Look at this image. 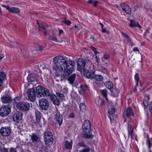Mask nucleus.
Returning <instances> with one entry per match:
<instances>
[{
	"label": "nucleus",
	"mask_w": 152,
	"mask_h": 152,
	"mask_svg": "<svg viewBox=\"0 0 152 152\" xmlns=\"http://www.w3.org/2000/svg\"><path fill=\"white\" fill-rule=\"evenodd\" d=\"M53 69L56 71L63 72V75L67 76L71 74L75 67L74 61L69 60L64 56L58 55L53 58Z\"/></svg>",
	"instance_id": "f257e3e1"
},
{
	"label": "nucleus",
	"mask_w": 152,
	"mask_h": 152,
	"mask_svg": "<svg viewBox=\"0 0 152 152\" xmlns=\"http://www.w3.org/2000/svg\"><path fill=\"white\" fill-rule=\"evenodd\" d=\"M83 136L86 138L91 137V125L90 122L88 120H85L83 125Z\"/></svg>",
	"instance_id": "f03ea898"
},
{
	"label": "nucleus",
	"mask_w": 152,
	"mask_h": 152,
	"mask_svg": "<svg viewBox=\"0 0 152 152\" xmlns=\"http://www.w3.org/2000/svg\"><path fill=\"white\" fill-rule=\"evenodd\" d=\"M35 88L37 96L39 97L48 96L50 94L49 90L45 88L38 86Z\"/></svg>",
	"instance_id": "7ed1b4c3"
},
{
	"label": "nucleus",
	"mask_w": 152,
	"mask_h": 152,
	"mask_svg": "<svg viewBox=\"0 0 152 152\" xmlns=\"http://www.w3.org/2000/svg\"><path fill=\"white\" fill-rule=\"evenodd\" d=\"M88 63H91L90 60H88V61H87L82 58H78L77 61V70L81 71L82 69H84L86 65Z\"/></svg>",
	"instance_id": "20e7f679"
},
{
	"label": "nucleus",
	"mask_w": 152,
	"mask_h": 152,
	"mask_svg": "<svg viewBox=\"0 0 152 152\" xmlns=\"http://www.w3.org/2000/svg\"><path fill=\"white\" fill-rule=\"evenodd\" d=\"M11 106L8 104L3 106L0 109V115L4 117L8 115L11 112Z\"/></svg>",
	"instance_id": "39448f33"
},
{
	"label": "nucleus",
	"mask_w": 152,
	"mask_h": 152,
	"mask_svg": "<svg viewBox=\"0 0 152 152\" xmlns=\"http://www.w3.org/2000/svg\"><path fill=\"white\" fill-rule=\"evenodd\" d=\"M44 141L45 144L49 145L52 144L53 140V135L51 132L46 131L44 133Z\"/></svg>",
	"instance_id": "423d86ee"
},
{
	"label": "nucleus",
	"mask_w": 152,
	"mask_h": 152,
	"mask_svg": "<svg viewBox=\"0 0 152 152\" xmlns=\"http://www.w3.org/2000/svg\"><path fill=\"white\" fill-rule=\"evenodd\" d=\"M30 106L28 102L24 101L20 102L16 104L17 108L25 111L28 110L30 108Z\"/></svg>",
	"instance_id": "0eeeda50"
},
{
	"label": "nucleus",
	"mask_w": 152,
	"mask_h": 152,
	"mask_svg": "<svg viewBox=\"0 0 152 152\" xmlns=\"http://www.w3.org/2000/svg\"><path fill=\"white\" fill-rule=\"evenodd\" d=\"M27 95L28 99L31 102H33L36 99L37 96L36 93L34 88L29 89L27 92Z\"/></svg>",
	"instance_id": "6e6552de"
},
{
	"label": "nucleus",
	"mask_w": 152,
	"mask_h": 152,
	"mask_svg": "<svg viewBox=\"0 0 152 152\" xmlns=\"http://www.w3.org/2000/svg\"><path fill=\"white\" fill-rule=\"evenodd\" d=\"M149 102L148 96L146 95L145 96L144 99L143 100V104L145 106V110L146 111L148 107L150 111L152 114V102H151L150 103Z\"/></svg>",
	"instance_id": "1a4fd4ad"
},
{
	"label": "nucleus",
	"mask_w": 152,
	"mask_h": 152,
	"mask_svg": "<svg viewBox=\"0 0 152 152\" xmlns=\"http://www.w3.org/2000/svg\"><path fill=\"white\" fill-rule=\"evenodd\" d=\"M35 115L36 118L35 122H34L33 126L37 127L42 126V124L40 122L41 114L38 110H36L35 111Z\"/></svg>",
	"instance_id": "9d476101"
},
{
	"label": "nucleus",
	"mask_w": 152,
	"mask_h": 152,
	"mask_svg": "<svg viewBox=\"0 0 152 152\" xmlns=\"http://www.w3.org/2000/svg\"><path fill=\"white\" fill-rule=\"evenodd\" d=\"M11 131V129L10 126L3 127L0 129V133L3 137H7L10 135Z\"/></svg>",
	"instance_id": "9b49d317"
},
{
	"label": "nucleus",
	"mask_w": 152,
	"mask_h": 152,
	"mask_svg": "<svg viewBox=\"0 0 152 152\" xmlns=\"http://www.w3.org/2000/svg\"><path fill=\"white\" fill-rule=\"evenodd\" d=\"M40 108L42 110H46L49 107V103L48 100L45 99H42L39 100Z\"/></svg>",
	"instance_id": "f8f14e48"
},
{
	"label": "nucleus",
	"mask_w": 152,
	"mask_h": 152,
	"mask_svg": "<svg viewBox=\"0 0 152 152\" xmlns=\"http://www.w3.org/2000/svg\"><path fill=\"white\" fill-rule=\"evenodd\" d=\"M4 8H5L10 12L14 14H18L20 12V9L16 7H10L9 5H1Z\"/></svg>",
	"instance_id": "ddd939ff"
},
{
	"label": "nucleus",
	"mask_w": 152,
	"mask_h": 152,
	"mask_svg": "<svg viewBox=\"0 0 152 152\" xmlns=\"http://www.w3.org/2000/svg\"><path fill=\"white\" fill-rule=\"evenodd\" d=\"M1 100L3 103L9 104L12 101V98L9 94H5L1 96Z\"/></svg>",
	"instance_id": "4468645a"
},
{
	"label": "nucleus",
	"mask_w": 152,
	"mask_h": 152,
	"mask_svg": "<svg viewBox=\"0 0 152 152\" xmlns=\"http://www.w3.org/2000/svg\"><path fill=\"white\" fill-rule=\"evenodd\" d=\"M134 113L132 109L130 107L125 108L124 110L123 115L126 116L128 118H130L131 117H133Z\"/></svg>",
	"instance_id": "2eb2a0df"
},
{
	"label": "nucleus",
	"mask_w": 152,
	"mask_h": 152,
	"mask_svg": "<svg viewBox=\"0 0 152 152\" xmlns=\"http://www.w3.org/2000/svg\"><path fill=\"white\" fill-rule=\"evenodd\" d=\"M128 131V137L129 138H130L131 140L134 139L133 137V132L134 131L133 128L131 124H128V126L127 127Z\"/></svg>",
	"instance_id": "dca6fc26"
},
{
	"label": "nucleus",
	"mask_w": 152,
	"mask_h": 152,
	"mask_svg": "<svg viewBox=\"0 0 152 152\" xmlns=\"http://www.w3.org/2000/svg\"><path fill=\"white\" fill-rule=\"evenodd\" d=\"M121 6L122 9L125 13L130 14L131 13V10L129 6L124 3L121 4Z\"/></svg>",
	"instance_id": "f3484780"
},
{
	"label": "nucleus",
	"mask_w": 152,
	"mask_h": 152,
	"mask_svg": "<svg viewBox=\"0 0 152 152\" xmlns=\"http://www.w3.org/2000/svg\"><path fill=\"white\" fill-rule=\"evenodd\" d=\"M89 86L86 84H83L80 86L79 88V91L80 94H83L85 91H88Z\"/></svg>",
	"instance_id": "a211bd4d"
},
{
	"label": "nucleus",
	"mask_w": 152,
	"mask_h": 152,
	"mask_svg": "<svg viewBox=\"0 0 152 152\" xmlns=\"http://www.w3.org/2000/svg\"><path fill=\"white\" fill-rule=\"evenodd\" d=\"M22 114L20 112L15 113L13 116V119L14 121L18 122L22 118Z\"/></svg>",
	"instance_id": "6ab92c4d"
},
{
	"label": "nucleus",
	"mask_w": 152,
	"mask_h": 152,
	"mask_svg": "<svg viewBox=\"0 0 152 152\" xmlns=\"http://www.w3.org/2000/svg\"><path fill=\"white\" fill-rule=\"evenodd\" d=\"M50 99L54 104L57 106H58L59 105L60 101L55 95H51L50 96Z\"/></svg>",
	"instance_id": "aec40b11"
},
{
	"label": "nucleus",
	"mask_w": 152,
	"mask_h": 152,
	"mask_svg": "<svg viewBox=\"0 0 152 152\" xmlns=\"http://www.w3.org/2000/svg\"><path fill=\"white\" fill-rule=\"evenodd\" d=\"M85 75L88 78L93 79L95 75L94 71H90L88 70H87L85 71Z\"/></svg>",
	"instance_id": "412c9836"
},
{
	"label": "nucleus",
	"mask_w": 152,
	"mask_h": 152,
	"mask_svg": "<svg viewBox=\"0 0 152 152\" xmlns=\"http://www.w3.org/2000/svg\"><path fill=\"white\" fill-rule=\"evenodd\" d=\"M76 75L73 74L69 77L67 78V80L69 83L71 84H73L75 79Z\"/></svg>",
	"instance_id": "4be33fe9"
},
{
	"label": "nucleus",
	"mask_w": 152,
	"mask_h": 152,
	"mask_svg": "<svg viewBox=\"0 0 152 152\" xmlns=\"http://www.w3.org/2000/svg\"><path fill=\"white\" fill-rule=\"evenodd\" d=\"M31 140L33 142H39L40 139L38 135L35 133H33L31 136Z\"/></svg>",
	"instance_id": "5701e85b"
},
{
	"label": "nucleus",
	"mask_w": 152,
	"mask_h": 152,
	"mask_svg": "<svg viewBox=\"0 0 152 152\" xmlns=\"http://www.w3.org/2000/svg\"><path fill=\"white\" fill-rule=\"evenodd\" d=\"M130 24L129 26L131 27H137L141 28V26H140L138 22H136L134 20H130Z\"/></svg>",
	"instance_id": "b1692460"
},
{
	"label": "nucleus",
	"mask_w": 152,
	"mask_h": 152,
	"mask_svg": "<svg viewBox=\"0 0 152 152\" xmlns=\"http://www.w3.org/2000/svg\"><path fill=\"white\" fill-rule=\"evenodd\" d=\"M37 24L39 26V30H44V34H47L46 30L47 28L48 27V26H46L45 24H42L41 25V26H40L39 25V23L37 20Z\"/></svg>",
	"instance_id": "393cba45"
},
{
	"label": "nucleus",
	"mask_w": 152,
	"mask_h": 152,
	"mask_svg": "<svg viewBox=\"0 0 152 152\" xmlns=\"http://www.w3.org/2000/svg\"><path fill=\"white\" fill-rule=\"evenodd\" d=\"M55 119L56 121L58 123L59 126H60L63 122V118L62 116L59 114H57L56 115Z\"/></svg>",
	"instance_id": "a878e982"
},
{
	"label": "nucleus",
	"mask_w": 152,
	"mask_h": 152,
	"mask_svg": "<svg viewBox=\"0 0 152 152\" xmlns=\"http://www.w3.org/2000/svg\"><path fill=\"white\" fill-rule=\"evenodd\" d=\"M72 143L73 141L72 140H71L70 142L68 140H66L65 141L64 144L65 147L67 149H71L72 148Z\"/></svg>",
	"instance_id": "bb28decb"
},
{
	"label": "nucleus",
	"mask_w": 152,
	"mask_h": 152,
	"mask_svg": "<svg viewBox=\"0 0 152 152\" xmlns=\"http://www.w3.org/2000/svg\"><path fill=\"white\" fill-rule=\"evenodd\" d=\"M146 144L148 148L151 149L152 147V138H148L147 139Z\"/></svg>",
	"instance_id": "cd10ccee"
},
{
	"label": "nucleus",
	"mask_w": 152,
	"mask_h": 152,
	"mask_svg": "<svg viewBox=\"0 0 152 152\" xmlns=\"http://www.w3.org/2000/svg\"><path fill=\"white\" fill-rule=\"evenodd\" d=\"M93 79L99 83L103 80V77L101 75H95Z\"/></svg>",
	"instance_id": "c85d7f7f"
},
{
	"label": "nucleus",
	"mask_w": 152,
	"mask_h": 152,
	"mask_svg": "<svg viewBox=\"0 0 152 152\" xmlns=\"http://www.w3.org/2000/svg\"><path fill=\"white\" fill-rule=\"evenodd\" d=\"M111 95L113 97L117 96L118 94L120 92V91L119 90L116 89L115 88H113L111 91Z\"/></svg>",
	"instance_id": "c756f323"
},
{
	"label": "nucleus",
	"mask_w": 152,
	"mask_h": 152,
	"mask_svg": "<svg viewBox=\"0 0 152 152\" xmlns=\"http://www.w3.org/2000/svg\"><path fill=\"white\" fill-rule=\"evenodd\" d=\"M96 102L97 105L99 106L102 105L104 104V101L99 98H97L96 100Z\"/></svg>",
	"instance_id": "7c9ffc66"
},
{
	"label": "nucleus",
	"mask_w": 152,
	"mask_h": 152,
	"mask_svg": "<svg viewBox=\"0 0 152 152\" xmlns=\"http://www.w3.org/2000/svg\"><path fill=\"white\" fill-rule=\"evenodd\" d=\"M121 33H122V34L123 36L124 37H125L126 38V39L127 40V41L129 42V43L131 44L132 46H133V42L131 41V39L129 37V36H128V35H127V34H126L125 33L123 32H122Z\"/></svg>",
	"instance_id": "2f4dec72"
},
{
	"label": "nucleus",
	"mask_w": 152,
	"mask_h": 152,
	"mask_svg": "<svg viewBox=\"0 0 152 152\" xmlns=\"http://www.w3.org/2000/svg\"><path fill=\"white\" fill-rule=\"evenodd\" d=\"M106 87L109 89H112L113 87V83L112 82L110 81H108L105 83Z\"/></svg>",
	"instance_id": "473e14b6"
},
{
	"label": "nucleus",
	"mask_w": 152,
	"mask_h": 152,
	"mask_svg": "<svg viewBox=\"0 0 152 152\" xmlns=\"http://www.w3.org/2000/svg\"><path fill=\"white\" fill-rule=\"evenodd\" d=\"M101 93L102 95L107 100L108 99L107 98V91L106 89H103L101 91Z\"/></svg>",
	"instance_id": "72a5a7b5"
},
{
	"label": "nucleus",
	"mask_w": 152,
	"mask_h": 152,
	"mask_svg": "<svg viewBox=\"0 0 152 152\" xmlns=\"http://www.w3.org/2000/svg\"><path fill=\"white\" fill-rule=\"evenodd\" d=\"M13 100L14 101V102L16 104H18L20 102V98L19 96H18L15 98H14L13 99Z\"/></svg>",
	"instance_id": "f704fd0d"
},
{
	"label": "nucleus",
	"mask_w": 152,
	"mask_h": 152,
	"mask_svg": "<svg viewBox=\"0 0 152 152\" xmlns=\"http://www.w3.org/2000/svg\"><path fill=\"white\" fill-rule=\"evenodd\" d=\"M134 79L136 81V86H137L138 85V82L139 80L140 77L138 76V73H136L134 75Z\"/></svg>",
	"instance_id": "c9c22d12"
},
{
	"label": "nucleus",
	"mask_w": 152,
	"mask_h": 152,
	"mask_svg": "<svg viewBox=\"0 0 152 152\" xmlns=\"http://www.w3.org/2000/svg\"><path fill=\"white\" fill-rule=\"evenodd\" d=\"M56 94L61 99L64 100L65 99V96L63 94L58 92L56 93Z\"/></svg>",
	"instance_id": "e433bc0d"
},
{
	"label": "nucleus",
	"mask_w": 152,
	"mask_h": 152,
	"mask_svg": "<svg viewBox=\"0 0 152 152\" xmlns=\"http://www.w3.org/2000/svg\"><path fill=\"white\" fill-rule=\"evenodd\" d=\"M99 24L101 25V28L102 29V33H104L108 32V31L106 30V28L104 27V26L102 23H99Z\"/></svg>",
	"instance_id": "4c0bfd02"
},
{
	"label": "nucleus",
	"mask_w": 152,
	"mask_h": 152,
	"mask_svg": "<svg viewBox=\"0 0 152 152\" xmlns=\"http://www.w3.org/2000/svg\"><path fill=\"white\" fill-rule=\"evenodd\" d=\"M79 107L80 111H83V110L86 109V105L84 103H82L80 104Z\"/></svg>",
	"instance_id": "58836bf2"
},
{
	"label": "nucleus",
	"mask_w": 152,
	"mask_h": 152,
	"mask_svg": "<svg viewBox=\"0 0 152 152\" xmlns=\"http://www.w3.org/2000/svg\"><path fill=\"white\" fill-rule=\"evenodd\" d=\"M49 39L55 42H57L56 37V36H51L49 37Z\"/></svg>",
	"instance_id": "ea45409f"
},
{
	"label": "nucleus",
	"mask_w": 152,
	"mask_h": 152,
	"mask_svg": "<svg viewBox=\"0 0 152 152\" xmlns=\"http://www.w3.org/2000/svg\"><path fill=\"white\" fill-rule=\"evenodd\" d=\"M90 150V149L89 148H84L83 149L80 150L79 151L77 152H89Z\"/></svg>",
	"instance_id": "a19ab883"
},
{
	"label": "nucleus",
	"mask_w": 152,
	"mask_h": 152,
	"mask_svg": "<svg viewBox=\"0 0 152 152\" xmlns=\"http://www.w3.org/2000/svg\"><path fill=\"white\" fill-rule=\"evenodd\" d=\"M115 109L113 108H112L111 110H109L108 111V113L110 114H113L115 112Z\"/></svg>",
	"instance_id": "79ce46f5"
},
{
	"label": "nucleus",
	"mask_w": 152,
	"mask_h": 152,
	"mask_svg": "<svg viewBox=\"0 0 152 152\" xmlns=\"http://www.w3.org/2000/svg\"><path fill=\"white\" fill-rule=\"evenodd\" d=\"M64 23L68 25H70L71 23V22L69 20H64Z\"/></svg>",
	"instance_id": "37998d69"
},
{
	"label": "nucleus",
	"mask_w": 152,
	"mask_h": 152,
	"mask_svg": "<svg viewBox=\"0 0 152 152\" xmlns=\"http://www.w3.org/2000/svg\"><path fill=\"white\" fill-rule=\"evenodd\" d=\"M75 117L74 113L73 112L70 113L69 115H68V118H74Z\"/></svg>",
	"instance_id": "c03bdc74"
},
{
	"label": "nucleus",
	"mask_w": 152,
	"mask_h": 152,
	"mask_svg": "<svg viewBox=\"0 0 152 152\" xmlns=\"http://www.w3.org/2000/svg\"><path fill=\"white\" fill-rule=\"evenodd\" d=\"M0 152H8L7 149L4 147L0 149Z\"/></svg>",
	"instance_id": "a18cd8bd"
},
{
	"label": "nucleus",
	"mask_w": 152,
	"mask_h": 152,
	"mask_svg": "<svg viewBox=\"0 0 152 152\" xmlns=\"http://www.w3.org/2000/svg\"><path fill=\"white\" fill-rule=\"evenodd\" d=\"M91 48L94 51L95 55H97V54L98 53V52L96 50V48L94 47H91Z\"/></svg>",
	"instance_id": "49530a36"
},
{
	"label": "nucleus",
	"mask_w": 152,
	"mask_h": 152,
	"mask_svg": "<svg viewBox=\"0 0 152 152\" xmlns=\"http://www.w3.org/2000/svg\"><path fill=\"white\" fill-rule=\"evenodd\" d=\"M78 145L80 147H85L86 146L85 144L83 142H80L78 143Z\"/></svg>",
	"instance_id": "de8ad7c7"
},
{
	"label": "nucleus",
	"mask_w": 152,
	"mask_h": 152,
	"mask_svg": "<svg viewBox=\"0 0 152 152\" xmlns=\"http://www.w3.org/2000/svg\"><path fill=\"white\" fill-rule=\"evenodd\" d=\"M110 55L109 54H105L104 55V58L105 59H108L110 58Z\"/></svg>",
	"instance_id": "09e8293b"
},
{
	"label": "nucleus",
	"mask_w": 152,
	"mask_h": 152,
	"mask_svg": "<svg viewBox=\"0 0 152 152\" xmlns=\"http://www.w3.org/2000/svg\"><path fill=\"white\" fill-rule=\"evenodd\" d=\"M10 152H17L16 151L15 148H11L10 150Z\"/></svg>",
	"instance_id": "8fccbe9b"
},
{
	"label": "nucleus",
	"mask_w": 152,
	"mask_h": 152,
	"mask_svg": "<svg viewBox=\"0 0 152 152\" xmlns=\"http://www.w3.org/2000/svg\"><path fill=\"white\" fill-rule=\"evenodd\" d=\"M37 50L39 51H41L43 50L42 47L41 46H39L37 49Z\"/></svg>",
	"instance_id": "3c124183"
},
{
	"label": "nucleus",
	"mask_w": 152,
	"mask_h": 152,
	"mask_svg": "<svg viewBox=\"0 0 152 152\" xmlns=\"http://www.w3.org/2000/svg\"><path fill=\"white\" fill-rule=\"evenodd\" d=\"M95 58L96 59V61L97 62V63L98 64L99 63V61L100 59L99 57H98L96 55H95Z\"/></svg>",
	"instance_id": "603ef678"
},
{
	"label": "nucleus",
	"mask_w": 152,
	"mask_h": 152,
	"mask_svg": "<svg viewBox=\"0 0 152 152\" xmlns=\"http://www.w3.org/2000/svg\"><path fill=\"white\" fill-rule=\"evenodd\" d=\"M133 50L134 51H138L139 52V50L138 48L137 47H134L133 48Z\"/></svg>",
	"instance_id": "864d4df0"
},
{
	"label": "nucleus",
	"mask_w": 152,
	"mask_h": 152,
	"mask_svg": "<svg viewBox=\"0 0 152 152\" xmlns=\"http://www.w3.org/2000/svg\"><path fill=\"white\" fill-rule=\"evenodd\" d=\"M63 32V31L62 30H60L59 31V35L60 36L61 34Z\"/></svg>",
	"instance_id": "5fc2aeb1"
},
{
	"label": "nucleus",
	"mask_w": 152,
	"mask_h": 152,
	"mask_svg": "<svg viewBox=\"0 0 152 152\" xmlns=\"http://www.w3.org/2000/svg\"><path fill=\"white\" fill-rule=\"evenodd\" d=\"M98 2L97 1H94L93 2V4L94 6H96L97 5Z\"/></svg>",
	"instance_id": "6e6d98bb"
},
{
	"label": "nucleus",
	"mask_w": 152,
	"mask_h": 152,
	"mask_svg": "<svg viewBox=\"0 0 152 152\" xmlns=\"http://www.w3.org/2000/svg\"><path fill=\"white\" fill-rule=\"evenodd\" d=\"M94 1L93 0H89L88 1V2L90 4H91L93 3Z\"/></svg>",
	"instance_id": "4d7b16f0"
},
{
	"label": "nucleus",
	"mask_w": 152,
	"mask_h": 152,
	"mask_svg": "<svg viewBox=\"0 0 152 152\" xmlns=\"http://www.w3.org/2000/svg\"><path fill=\"white\" fill-rule=\"evenodd\" d=\"M74 27L75 28V30H76L77 31L79 30L77 26H76V25H75Z\"/></svg>",
	"instance_id": "13d9d810"
},
{
	"label": "nucleus",
	"mask_w": 152,
	"mask_h": 152,
	"mask_svg": "<svg viewBox=\"0 0 152 152\" xmlns=\"http://www.w3.org/2000/svg\"><path fill=\"white\" fill-rule=\"evenodd\" d=\"M3 57L4 56L3 55L0 54V61L2 59V58H3Z\"/></svg>",
	"instance_id": "bf43d9fd"
},
{
	"label": "nucleus",
	"mask_w": 152,
	"mask_h": 152,
	"mask_svg": "<svg viewBox=\"0 0 152 152\" xmlns=\"http://www.w3.org/2000/svg\"><path fill=\"white\" fill-rule=\"evenodd\" d=\"M144 152H151V149L148 148V150L145 151Z\"/></svg>",
	"instance_id": "052dcab7"
},
{
	"label": "nucleus",
	"mask_w": 152,
	"mask_h": 152,
	"mask_svg": "<svg viewBox=\"0 0 152 152\" xmlns=\"http://www.w3.org/2000/svg\"><path fill=\"white\" fill-rule=\"evenodd\" d=\"M104 69V72L105 73L107 72L106 70L105 69V68L104 67L103 68Z\"/></svg>",
	"instance_id": "680f3d73"
},
{
	"label": "nucleus",
	"mask_w": 152,
	"mask_h": 152,
	"mask_svg": "<svg viewBox=\"0 0 152 152\" xmlns=\"http://www.w3.org/2000/svg\"><path fill=\"white\" fill-rule=\"evenodd\" d=\"M1 9L0 8V15H1Z\"/></svg>",
	"instance_id": "e2e57ef3"
},
{
	"label": "nucleus",
	"mask_w": 152,
	"mask_h": 152,
	"mask_svg": "<svg viewBox=\"0 0 152 152\" xmlns=\"http://www.w3.org/2000/svg\"><path fill=\"white\" fill-rule=\"evenodd\" d=\"M150 83L148 84V85H149ZM151 84H152V81L150 83Z\"/></svg>",
	"instance_id": "0e129e2a"
},
{
	"label": "nucleus",
	"mask_w": 152,
	"mask_h": 152,
	"mask_svg": "<svg viewBox=\"0 0 152 152\" xmlns=\"http://www.w3.org/2000/svg\"><path fill=\"white\" fill-rule=\"evenodd\" d=\"M43 119L44 121L45 120L44 118H43Z\"/></svg>",
	"instance_id": "69168bd1"
},
{
	"label": "nucleus",
	"mask_w": 152,
	"mask_h": 152,
	"mask_svg": "<svg viewBox=\"0 0 152 152\" xmlns=\"http://www.w3.org/2000/svg\"><path fill=\"white\" fill-rule=\"evenodd\" d=\"M12 45V43H10Z\"/></svg>",
	"instance_id": "338daca9"
}]
</instances>
